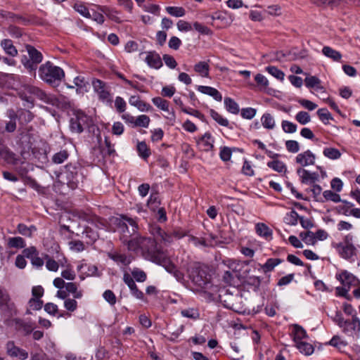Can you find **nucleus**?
<instances>
[{
    "instance_id": "f257e3e1",
    "label": "nucleus",
    "mask_w": 360,
    "mask_h": 360,
    "mask_svg": "<svg viewBox=\"0 0 360 360\" xmlns=\"http://www.w3.org/2000/svg\"><path fill=\"white\" fill-rule=\"evenodd\" d=\"M141 243L143 248V257L151 261L158 265L162 266L165 269L172 274L178 281L184 280V274L176 269L175 265L170 260L160 247L158 246L157 242L154 239L143 240Z\"/></svg>"
},
{
    "instance_id": "f03ea898",
    "label": "nucleus",
    "mask_w": 360,
    "mask_h": 360,
    "mask_svg": "<svg viewBox=\"0 0 360 360\" xmlns=\"http://www.w3.org/2000/svg\"><path fill=\"white\" fill-rule=\"evenodd\" d=\"M340 256L350 262H354L360 255V244L355 243L354 236L349 233L342 241L334 245Z\"/></svg>"
},
{
    "instance_id": "7ed1b4c3",
    "label": "nucleus",
    "mask_w": 360,
    "mask_h": 360,
    "mask_svg": "<svg viewBox=\"0 0 360 360\" xmlns=\"http://www.w3.org/2000/svg\"><path fill=\"white\" fill-rule=\"evenodd\" d=\"M191 282L199 289H207L210 283L211 275L198 264H193L188 269Z\"/></svg>"
},
{
    "instance_id": "20e7f679",
    "label": "nucleus",
    "mask_w": 360,
    "mask_h": 360,
    "mask_svg": "<svg viewBox=\"0 0 360 360\" xmlns=\"http://www.w3.org/2000/svg\"><path fill=\"white\" fill-rule=\"evenodd\" d=\"M39 75L40 78L48 84L59 82L65 77L63 70L49 61L40 66Z\"/></svg>"
},
{
    "instance_id": "39448f33",
    "label": "nucleus",
    "mask_w": 360,
    "mask_h": 360,
    "mask_svg": "<svg viewBox=\"0 0 360 360\" xmlns=\"http://www.w3.org/2000/svg\"><path fill=\"white\" fill-rule=\"evenodd\" d=\"M129 224L126 222L121 228L119 229L118 232L121 234L120 239L122 243L127 246V249L129 251L136 252L139 250H141L142 255L143 256V248L141 245V241L146 239H153L152 238H146L141 236H136L132 239H129L131 236L134 233H132V229L129 230Z\"/></svg>"
},
{
    "instance_id": "423d86ee",
    "label": "nucleus",
    "mask_w": 360,
    "mask_h": 360,
    "mask_svg": "<svg viewBox=\"0 0 360 360\" xmlns=\"http://www.w3.org/2000/svg\"><path fill=\"white\" fill-rule=\"evenodd\" d=\"M81 168L72 164H68L65 167L64 172L60 174L63 183L67 184L71 189L77 188L80 181L83 176L80 173Z\"/></svg>"
},
{
    "instance_id": "0eeeda50",
    "label": "nucleus",
    "mask_w": 360,
    "mask_h": 360,
    "mask_svg": "<svg viewBox=\"0 0 360 360\" xmlns=\"http://www.w3.org/2000/svg\"><path fill=\"white\" fill-rule=\"evenodd\" d=\"M0 311L8 317L16 314L14 303L11 301L7 290L0 286Z\"/></svg>"
},
{
    "instance_id": "6e6552de",
    "label": "nucleus",
    "mask_w": 360,
    "mask_h": 360,
    "mask_svg": "<svg viewBox=\"0 0 360 360\" xmlns=\"http://www.w3.org/2000/svg\"><path fill=\"white\" fill-rule=\"evenodd\" d=\"M6 354L11 358L25 360L28 358V352L16 346L14 341L9 340L5 345Z\"/></svg>"
},
{
    "instance_id": "1a4fd4ad",
    "label": "nucleus",
    "mask_w": 360,
    "mask_h": 360,
    "mask_svg": "<svg viewBox=\"0 0 360 360\" xmlns=\"http://www.w3.org/2000/svg\"><path fill=\"white\" fill-rule=\"evenodd\" d=\"M127 222L132 229V233H136L138 229L136 221L130 217L122 215L120 217H112L110 219V224L113 226L114 231H118L120 228Z\"/></svg>"
},
{
    "instance_id": "9d476101",
    "label": "nucleus",
    "mask_w": 360,
    "mask_h": 360,
    "mask_svg": "<svg viewBox=\"0 0 360 360\" xmlns=\"http://www.w3.org/2000/svg\"><path fill=\"white\" fill-rule=\"evenodd\" d=\"M315 161L316 155L310 150L299 153L295 158L296 163L300 165L302 168L314 165Z\"/></svg>"
},
{
    "instance_id": "9b49d317",
    "label": "nucleus",
    "mask_w": 360,
    "mask_h": 360,
    "mask_svg": "<svg viewBox=\"0 0 360 360\" xmlns=\"http://www.w3.org/2000/svg\"><path fill=\"white\" fill-rule=\"evenodd\" d=\"M301 182L305 184H314L319 181V175L317 172H311L304 168L300 167L297 169Z\"/></svg>"
},
{
    "instance_id": "f8f14e48",
    "label": "nucleus",
    "mask_w": 360,
    "mask_h": 360,
    "mask_svg": "<svg viewBox=\"0 0 360 360\" xmlns=\"http://www.w3.org/2000/svg\"><path fill=\"white\" fill-rule=\"evenodd\" d=\"M343 331L349 335H358L360 333V319L356 315H353L351 320H346Z\"/></svg>"
},
{
    "instance_id": "ddd939ff",
    "label": "nucleus",
    "mask_w": 360,
    "mask_h": 360,
    "mask_svg": "<svg viewBox=\"0 0 360 360\" xmlns=\"http://www.w3.org/2000/svg\"><path fill=\"white\" fill-rule=\"evenodd\" d=\"M123 281L124 283L129 287L130 289L131 295L135 297L136 299L143 300L144 298V294L142 291L138 289L137 285H136L134 278L127 272H125L123 275Z\"/></svg>"
},
{
    "instance_id": "4468645a",
    "label": "nucleus",
    "mask_w": 360,
    "mask_h": 360,
    "mask_svg": "<svg viewBox=\"0 0 360 360\" xmlns=\"http://www.w3.org/2000/svg\"><path fill=\"white\" fill-rule=\"evenodd\" d=\"M338 279L341 282L343 285L342 288V295L347 294L349 290L351 285L355 283V277L347 271H343L338 275Z\"/></svg>"
},
{
    "instance_id": "2eb2a0df",
    "label": "nucleus",
    "mask_w": 360,
    "mask_h": 360,
    "mask_svg": "<svg viewBox=\"0 0 360 360\" xmlns=\"http://www.w3.org/2000/svg\"><path fill=\"white\" fill-rule=\"evenodd\" d=\"M0 158L4 160L8 164L13 165L22 163L21 158L18 155L6 148L0 150Z\"/></svg>"
},
{
    "instance_id": "dca6fc26",
    "label": "nucleus",
    "mask_w": 360,
    "mask_h": 360,
    "mask_svg": "<svg viewBox=\"0 0 360 360\" xmlns=\"http://www.w3.org/2000/svg\"><path fill=\"white\" fill-rule=\"evenodd\" d=\"M108 257L116 262L117 264L128 266L133 259V257L122 254L118 252H112L108 254Z\"/></svg>"
},
{
    "instance_id": "f3484780",
    "label": "nucleus",
    "mask_w": 360,
    "mask_h": 360,
    "mask_svg": "<svg viewBox=\"0 0 360 360\" xmlns=\"http://www.w3.org/2000/svg\"><path fill=\"white\" fill-rule=\"evenodd\" d=\"M145 62L149 67L155 69H159L162 66L161 58L155 51L147 52Z\"/></svg>"
},
{
    "instance_id": "a211bd4d",
    "label": "nucleus",
    "mask_w": 360,
    "mask_h": 360,
    "mask_svg": "<svg viewBox=\"0 0 360 360\" xmlns=\"http://www.w3.org/2000/svg\"><path fill=\"white\" fill-rule=\"evenodd\" d=\"M215 236L210 235L209 238H198L193 236L188 237V242L193 244L195 247H212L214 245L213 240Z\"/></svg>"
},
{
    "instance_id": "6ab92c4d",
    "label": "nucleus",
    "mask_w": 360,
    "mask_h": 360,
    "mask_svg": "<svg viewBox=\"0 0 360 360\" xmlns=\"http://www.w3.org/2000/svg\"><path fill=\"white\" fill-rule=\"evenodd\" d=\"M94 91L98 94L100 99L108 100L110 97L109 91L107 90L105 84L100 79H95L92 82Z\"/></svg>"
},
{
    "instance_id": "aec40b11",
    "label": "nucleus",
    "mask_w": 360,
    "mask_h": 360,
    "mask_svg": "<svg viewBox=\"0 0 360 360\" xmlns=\"http://www.w3.org/2000/svg\"><path fill=\"white\" fill-rule=\"evenodd\" d=\"M291 335L295 344L301 341H304L308 338L306 330L302 326L297 324L292 326Z\"/></svg>"
},
{
    "instance_id": "412c9836",
    "label": "nucleus",
    "mask_w": 360,
    "mask_h": 360,
    "mask_svg": "<svg viewBox=\"0 0 360 360\" xmlns=\"http://www.w3.org/2000/svg\"><path fill=\"white\" fill-rule=\"evenodd\" d=\"M197 90L203 94L212 97L217 101H221L222 96L221 93L215 88L209 86H198Z\"/></svg>"
},
{
    "instance_id": "4be33fe9",
    "label": "nucleus",
    "mask_w": 360,
    "mask_h": 360,
    "mask_svg": "<svg viewBox=\"0 0 360 360\" xmlns=\"http://www.w3.org/2000/svg\"><path fill=\"white\" fill-rule=\"evenodd\" d=\"M129 103L141 112H148L152 108L149 103L141 100L139 96H131L129 99Z\"/></svg>"
},
{
    "instance_id": "5701e85b",
    "label": "nucleus",
    "mask_w": 360,
    "mask_h": 360,
    "mask_svg": "<svg viewBox=\"0 0 360 360\" xmlns=\"http://www.w3.org/2000/svg\"><path fill=\"white\" fill-rule=\"evenodd\" d=\"M198 145L204 151L211 150L214 146V139L210 133L206 132L198 141Z\"/></svg>"
},
{
    "instance_id": "b1692460",
    "label": "nucleus",
    "mask_w": 360,
    "mask_h": 360,
    "mask_svg": "<svg viewBox=\"0 0 360 360\" xmlns=\"http://www.w3.org/2000/svg\"><path fill=\"white\" fill-rule=\"evenodd\" d=\"M27 50L30 58V60L34 65V67H33V65H30V67L32 69L35 68L37 65L41 62L43 58L42 54L32 46H27Z\"/></svg>"
},
{
    "instance_id": "393cba45",
    "label": "nucleus",
    "mask_w": 360,
    "mask_h": 360,
    "mask_svg": "<svg viewBox=\"0 0 360 360\" xmlns=\"http://www.w3.org/2000/svg\"><path fill=\"white\" fill-rule=\"evenodd\" d=\"M72 118H73V121L79 122L83 129L89 127L91 122V118L81 110H77Z\"/></svg>"
},
{
    "instance_id": "a878e982",
    "label": "nucleus",
    "mask_w": 360,
    "mask_h": 360,
    "mask_svg": "<svg viewBox=\"0 0 360 360\" xmlns=\"http://www.w3.org/2000/svg\"><path fill=\"white\" fill-rule=\"evenodd\" d=\"M153 103L162 111L169 112L173 117H175L173 111H169V103L161 97H155L152 99Z\"/></svg>"
},
{
    "instance_id": "bb28decb",
    "label": "nucleus",
    "mask_w": 360,
    "mask_h": 360,
    "mask_svg": "<svg viewBox=\"0 0 360 360\" xmlns=\"http://www.w3.org/2000/svg\"><path fill=\"white\" fill-rule=\"evenodd\" d=\"M136 150L139 156L144 160H147L151 155V150L145 141H138Z\"/></svg>"
},
{
    "instance_id": "cd10ccee",
    "label": "nucleus",
    "mask_w": 360,
    "mask_h": 360,
    "mask_svg": "<svg viewBox=\"0 0 360 360\" xmlns=\"http://www.w3.org/2000/svg\"><path fill=\"white\" fill-rule=\"evenodd\" d=\"M194 71L202 77H209L210 65L207 62L200 61L193 67Z\"/></svg>"
},
{
    "instance_id": "c85d7f7f",
    "label": "nucleus",
    "mask_w": 360,
    "mask_h": 360,
    "mask_svg": "<svg viewBox=\"0 0 360 360\" xmlns=\"http://www.w3.org/2000/svg\"><path fill=\"white\" fill-rule=\"evenodd\" d=\"M282 262L283 260L279 258H269L264 264L261 265L259 264L258 265L264 273H267L273 271L274 269L280 264Z\"/></svg>"
},
{
    "instance_id": "c756f323",
    "label": "nucleus",
    "mask_w": 360,
    "mask_h": 360,
    "mask_svg": "<svg viewBox=\"0 0 360 360\" xmlns=\"http://www.w3.org/2000/svg\"><path fill=\"white\" fill-rule=\"evenodd\" d=\"M15 329L18 330H22L25 334H29L32 331V326L24 320L20 319H14L13 320Z\"/></svg>"
},
{
    "instance_id": "7c9ffc66",
    "label": "nucleus",
    "mask_w": 360,
    "mask_h": 360,
    "mask_svg": "<svg viewBox=\"0 0 360 360\" xmlns=\"http://www.w3.org/2000/svg\"><path fill=\"white\" fill-rule=\"evenodd\" d=\"M255 230H256V233L259 236H260L266 239L271 238L272 231L265 224H263V223L257 224L255 226Z\"/></svg>"
},
{
    "instance_id": "2f4dec72",
    "label": "nucleus",
    "mask_w": 360,
    "mask_h": 360,
    "mask_svg": "<svg viewBox=\"0 0 360 360\" xmlns=\"http://www.w3.org/2000/svg\"><path fill=\"white\" fill-rule=\"evenodd\" d=\"M305 85L308 88H314L316 90H323L321 85V80L316 76H309L304 79Z\"/></svg>"
},
{
    "instance_id": "473e14b6",
    "label": "nucleus",
    "mask_w": 360,
    "mask_h": 360,
    "mask_svg": "<svg viewBox=\"0 0 360 360\" xmlns=\"http://www.w3.org/2000/svg\"><path fill=\"white\" fill-rule=\"evenodd\" d=\"M322 53L324 56L331 58L334 61H340L342 58V54L340 52L329 46H324L322 49Z\"/></svg>"
},
{
    "instance_id": "72a5a7b5",
    "label": "nucleus",
    "mask_w": 360,
    "mask_h": 360,
    "mask_svg": "<svg viewBox=\"0 0 360 360\" xmlns=\"http://www.w3.org/2000/svg\"><path fill=\"white\" fill-rule=\"evenodd\" d=\"M30 91L31 93L35 94L37 96L43 101L49 104H54V98L49 95H47L45 92L41 90L35 88V87H30Z\"/></svg>"
},
{
    "instance_id": "f704fd0d",
    "label": "nucleus",
    "mask_w": 360,
    "mask_h": 360,
    "mask_svg": "<svg viewBox=\"0 0 360 360\" xmlns=\"http://www.w3.org/2000/svg\"><path fill=\"white\" fill-rule=\"evenodd\" d=\"M262 126L267 129H273L275 127L276 122L274 117L268 112L264 113L261 117Z\"/></svg>"
},
{
    "instance_id": "c9c22d12",
    "label": "nucleus",
    "mask_w": 360,
    "mask_h": 360,
    "mask_svg": "<svg viewBox=\"0 0 360 360\" xmlns=\"http://www.w3.org/2000/svg\"><path fill=\"white\" fill-rule=\"evenodd\" d=\"M296 347L304 355H310L314 352V347L305 340L295 343Z\"/></svg>"
},
{
    "instance_id": "e433bc0d",
    "label": "nucleus",
    "mask_w": 360,
    "mask_h": 360,
    "mask_svg": "<svg viewBox=\"0 0 360 360\" xmlns=\"http://www.w3.org/2000/svg\"><path fill=\"white\" fill-rule=\"evenodd\" d=\"M1 46L3 49L6 51V53L11 56H15L17 55L18 51L15 47L13 46V42L10 39H4Z\"/></svg>"
},
{
    "instance_id": "4c0bfd02",
    "label": "nucleus",
    "mask_w": 360,
    "mask_h": 360,
    "mask_svg": "<svg viewBox=\"0 0 360 360\" xmlns=\"http://www.w3.org/2000/svg\"><path fill=\"white\" fill-rule=\"evenodd\" d=\"M17 229L19 233L27 237H32V233L37 231L34 226H27L24 224H19Z\"/></svg>"
},
{
    "instance_id": "58836bf2",
    "label": "nucleus",
    "mask_w": 360,
    "mask_h": 360,
    "mask_svg": "<svg viewBox=\"0 0 360 360\" xmlns=\"http://www.w3.org/2000/svg\"><path fill=\"white\" fill-rule=\"evenodd\" d=\"M224 105L226 110L231 113L236 115L240 111L238 103L231 98L227 97L224 98Z\"/></svg>"
},
{
    "instance_id": "ea45409f",
    "label": "nucleus",
    "mask_w": 360,
    "mask_h": 360,
    "mask_svg": "<svg viewBox=\"0 0 360 360\" xmlns=\"http://www.w3.org/2000/svg\"><path fill=\"white\" fill-rule=\"evenodd\" d=\"M10 120L6 124V130L8 132H13L16 129L17 114L13 110L8 111Z\"/></svg>"
},
{
    "instance_id": "a19ab883",
    "label": "nucleus",
    "mask_w": 360,
    "mask_h": 360,
    "mask_svg": "<svg viewBox=\"0 0 360 360\" xmlns=\"http://www.w3.org/2000/svg\"><path fill=\"white\" fill-rule=\"evenodd\" d=\"M160 204V200L158 193H152L147 202V205L148 206V207L151 210L155 211L156 209L158 208Z\"/></svg>"
},
{
    "instance_id": "79ce46f5",
    "label": "nucleus",
    "mask_w": 360,
    "mask_h": 360,
    "mask_svg": "<svg viewBox=\"0 0 360 360\" xmlns=\"http://www.w3.org/2000/svg\"><path fill=\"white\" fill-rule=\"evenodd\" d=\"M69 157V153L67 150H61L55 153L52 157V162L55 164L63 163Z\"/></svg>"
},
{
    "instance_id": "37998d69",
    "label": "nucleus",
    "mask_w": 360,
    "mask_h": 360,
    "mask_svg": "<svg viewBox=\"0 0 360 360\" xmlns=\"http://www.w3.org/2000/svg\"><path fill=\"white\" fill-rule=\"evenodd\" d=\"M322 198L325 201H332L333 202H341L340 195L330 190H326L323 193Z\"/></svg>"
},
{
    "instance_id": "c03bdc74",
    "label": "nucleus",
    "mask_w": 360,
    "mask_h": 360,
    "mask_svg": "<svg viewBox=\"0 0 360 360\" xmlns=\"http://www.w3.org/2000/svg\"><path fill=\"white\" fill-rule=\"evenodd\" d=\"M299 218L300 215L295 210H292L285 214L284 221L290 226H295L298 222Z\"/></svg>"
},
{
    "instance_id": "a18cd8bd",
    "label": "nucleus",
    "mask_w": 360,
    "mask_h": 360,
    "mask_svg": "<svg viewBox=\"0 0 360 360\" xmlns=\"http://www.w3.org/2000/svg\"><path fill=\"white\" fill-rule=\"evenodd\" d=\"M8 245L9 248H23L25 246V242L21 237H12L8 238Z\"/></svg>"
},
{
    "instance_id": "49530a36",
    "label": "nucleus",
    "mask_w": 360,
    "mask_h": 360,
    "mask_svg": "<svg viewBox=\"0 0 360 360\" xmlns=\"http://www.w3.org/2000/svg\"><path fill=\"white\" fill-rule=\"evenodd\" d=\"M323 154L324 156L331 160L339 159L341 156L340 151L335 148H325Z\"/></svg>"
},
{
    "instance_id": "de8ad7c7",
    "label": "nucleus",
    "mask_w": 360,
    "mask_h": 360,
    "mask_svg": "<svg viewBox=\"0 0 360 360\" xmlns=\"http://www.w3.org/2000/svg\"><path fill=\"white\" fill-rule=\"evenodd\" d=\"M210 114L212 118L215 120L219 124L228 127L229 126V120L226 118H224L222 115L219 114L217 111L213 109L210 110Z\"/></svg>"
},
{
    "instance_id": "09e8293b",
    "label": "nucleus",
    "mask_w": 360,
    "mask_h": 360,
    "mask_svg": "<svg viewBox=\"0 0 360 360\" xmlns=\"http://www.w3.org/2000/svg\"><path fill=\"white\" fill-rule=\"evenodd\" d=\"M73 8L77 12H78L82 16L86 18H90L91 17V14L90 13L89 9L82 2H76L74 4Z\"/></svg>"
},
{
    "instance_id": "8fccbe9b",
    "label": "nucleus",
    "mask_w": 360,
    "mask_h": 360,
    "mask_svg": "<svg viewBox=\"0 0 360 360\" xmlns=\"http://www.w3.org/2000/svg\"><path fill=\"white\" fill-rule=\"evenodd\" d=\"M182 316L196 320L200 317L199 311L195 308H188L181 311Z\"/></svg>"
},
{
    "instance_id": "3c124183",
    "label": "nucleus",
    "mask_w": 360,
    "mask_h": 360,
    "mask_svg": "<svg viewBox=\"0 0 360 360\" xmlns=\"http://www.w3.org/2000/svg\"><path fill=\"white\" fill-rule=\"evenodd\" d=\"M165 10L168 14L177 18L183 17L186 13L185 9L179 6H167Z\"/></svg>"
},
{
    "instance_id": "603ef678",
    "label": "nucleus",
    "mask_w": 360,
    "mask_h": 360,
    "mask_svg": "<svg viewBox=\"0 0 360 360\" xmlns=\"http://www.w3.org/2000/svg\"><path fill=\"white\" fill-rule=\"evenodd\" d=\"M266 70L273 77L276 78L277 79L280 81H283L285 74L283 71L279 70L276 66L269 65L266 68Z\"/></svg>"
},
{
    "instance_id": "864d4df0",
    "label": "nucleus",
    "mask_w": 360,
    "mask_h": 360,
    "mask_svg": "<svg viewBox=\"0 0 360 360\" xmlns=\"http://www.w3.org/2000/svg\"><path fill=\"white\" fill-rule=\"evenodd\" d=\"M67 292L72 293L75 299H80L83 293L81 290H77V286L75 283H68L65 285Z\"/></svg>"
},
{
    "instance_id": "5fc2aeb1",
    "label": "nucleus",
    "mask_w": 360,
    "mask_h": 360,
    "mask_svg": "<svg viewBox=\"0 0 360 360\" xmlns=\"http://www.w3.org/2000/svg\"><path fill=\"white\" fill-rule=\"evenodd\" d=\"M19 120L22 123H28L34 118L33 114L27 110H20L17 115Z\"/></svg>"
},
{
    "instance_id": "6e6d98bb",
    "label": "nucleus",
    "mask_w": 360,
    "mask_h": 360,
    "mask_svg": "<svg viewBox=\"0 0 360 360\" xmlns=\"http://www.w3.org/2000/svg\"><path fill=\"white\" fill-rule=\"evenodd\" d=\"M267 166L269 168L273 169L274 170L278 172H285L286 167L285 164L280 161V160H273L267 162Z\"/></svg>"
},
{
    "instance_id": "4d7b16f0",
    "label": "nucleus",
    "mask_w": 360,
    "mask_h": 360,
    "mask_svg": "<svg viewBox=\"0 0 360 360\" xmlns=\"http://www.w3.org/2000/svg\"><path fill=\"white\" fill-rule=\"evenodd\" d=\"M98 8L100 11L104 13L110 20L116 22H121L120 18L117 16V12L116 11H110L105 6H99Z\"/></svg>"
},
{
    "instance_id": "13d9d810",
    "label": "nucleus",
    "mask_w": 360,
    "mask_h": 360,
    "mask_svg": "<svg viewBox=\"0 0 360 360\" xmlns=\"http://www.w3.org/2000/svg\"><path fill=\"white\" fill-rule=\"evenodd\" d=\"M150 117L146 115H141L136 118L134 127L147 128L150 124Z\"/></svg>"
},
{
    "instance_id": "bf43d9fd",
    "label": "nucleus",
    "mask_w": 360,
    "mask_h": 360,
    "mask_svg": "<svg viewBox=\"0 0 360 360\" xmlns=\"http://www.w3.org/2000/svg\"><path fill=\"white\" fill-rule=\"evenodd\" d=\"M281 127L284 132L288 134L295 133L297 131V128L295 124L288 120L282 121Z\"/></svg>"
},
{
    "instance_id": "052dcab7",
    "label": "nucleus",
    "mask_w": 360,
    "mask_h": 360,
    "mask_svg": "<svg viewBox=\"0 0 360 360\" xmlns=\"http://www.w3.org/2000/svg\"><path fill=\"white\" fill-rule=\"evenodd\" d=\"M158 236L160 237L161 240L165 243L167 244H170L173 243L174 238L173 236V234L172 232L168 233L165 232L161 229H158Z\"/></svg>"
},
{
    "instance_id": "680f3d73",
    "label": "nucleus",
    "mask_w": 360,
    "mask_h": 360,
    "mask_svg": "<svg viewBox=\"0 0 360 360\" xmlns=\"http://www.w3.org/2000/svg\"><path fill=\"white\" fill-rule=\"evenodd\" d=\"M295 120L301 124H306L311 121L309 114L305 111H300L295 115Z\"/></svg>"
},
{
    "instance_id": "e2e57ef3",
    "label": "nucleus",
    "mask_w": 360,
    "mask_h": 360,
    "mask_svg": "<svg viewBox=\"0 0 360 360\" xmlns=\"http://www.w3.org/2000/svg\"><path fill=\"white\" fill-rule=\"evenodd\" d=\"M317 115H318L319 119L324 124L328 123L329 120L333 119L331 114L329 112V111L326 108H321V109L318 110Z\"/></svg>"
},
{
    "instance_id": "0e129e2a",
    "label": "nucleus",
    "mask_w": 360,
    "mask_h": 360,
    "mask_svg": "<svg viewBox=\"0 0 360 360\" xmlns=\"http://www.w3.org/2000/svg\"><path fill=\"white\" fill-rule=\"evenodd\" d=\"M131 275L133 276L132 278L137 282H144L147 278L146 273L138 268H135L132 270Z\"/></svg>"
},
{
    "instance_id": "69168bd1",
    "label": "nucleus",
    "mask_w": 360,
    "mask_h": 360,
    "mask_svg": "<svg viewBox=\"0 0 360 360\" xmlns=\"http://www.w3.org/2000/svg\"><path fill=\"white\" fill-rule=\"evenodd\" d=\"M285 145L287 150L290 153H296L300 150V144L297 141H286Z\"/></svg>"
},
{
    "instance_id": "338daca9",
    "label": "nucleus",
    "mask_w": 360,
    "mask_h": 360,
    "mask_svg": "<svg viewBox=\"0 0 360 360\" xmlns=\"http://www.w3.org/2000/svg\"><path fill=\"white\" fill-rule=\"evenodd\" d=\"M300 237L308 245H314L316 243L315 235L311 231H307L305 233H301Z\"/></svg>"
},
{
    "instance_id": "774afa93",
    "label": "nucleus",
    "mask_w": 360,
    "mask_h": 360,
    "mask_svg": "<svg viewBox=\"0 0 360 360\" xmlns=\"http://www.w3.org/2000/svg\"><path fill=\"white\" fill-rule=\"evenodd\" d=\"M193 27L194 29L200 32L202 34L204 35H211L212 34V30L207 26L198 22H195L193 23Z\"/></svg>"
}]
</instances>
